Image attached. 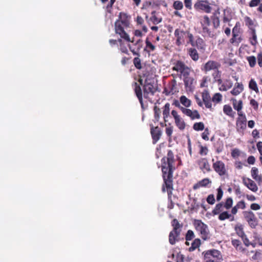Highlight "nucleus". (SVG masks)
<instances>
[{
    "label": "nucleus",
    "mask_w": 262,
    "mask_h": 262,
    "mask_svg": "<svg viewBox=\"0 0 262 262\" xmlns=\"http://www.w3.org/2000/svg\"><path fill=\"white\" fill-rule=\"evenodd\" d=\"M161 168L162 177L164 180V184L162 186V191L168 192V198L170 201L169 205V209H173L174 205L179 207L180 194L177 189L172 187V173L176 168V161L174 159V155L171 150H169L167 156L164 157L161 160Z\"/></svg>",
    "instance_id": "f257e3e1"
},
{
    "label": "nucleus",
    "mask_w": 262,
    "mask_h": 262,
    "mask_svg": "<svg viewBox=\"0 0 262 262\" xmlns=\"http://www.w3.org/2000/svg\"><path fill=\"white\" fill-rule=\"evenodd\" d=\"M129 19L130 16L126 13L120 12L118 19L115 23V31L122 39L128 42H133L126 31L129 27Z\"/></svg>",
    "instance_id": "f03ea898"
},
{
    "label": "nucleus",
    "mask_w": 262,
    "mask_h": 262,
    "mask_svg": "<svg viewBox=\"0 0 262 262\" xmlns=\"http://www.w3.org/2000/svg\"><path fill=\"white\" fill-rule=\"evenodd\" d=\"M143 77L145 78L143 88V95L144 98H148L149 95H154L156 92L157 86L151 75L143 74Z\"/></svg>",
    "instance_id": "7ed1b4c3"
},
{
    "label": "nucleus",
    "mask_w": 262,
    "mask_h": 262,
    "mask_svg": "<svg viewBox=\"0 0 262 262\" xmlns=\"http://www.w3.org/2000/svg\"><path fill=\"white\" fill-rule=\"evenodd\" d=\"M162 109L164 121L166 122L168 121V118L169 117H172L174 119V122L177 126L180 128V116L178 114V112L173 109L170 114V104L169 103H166Z\"/></svg>",
    "instance_id": "20e7f679"
},
{
    "label": "nucleus",
    "mask_w": 262,
    "mask_h": 262,
    "mask_svg": "<svg viewBox=\"0 0 262 262\" xmlns=\"http://www.w3.org/2000/svg\"><path fill=\"white\" fill-rule=\"evenodd\" d=\"M194 225L197 231L200 232L202 238L206 240L209 237V231L207 225L201 220H195Z\"/></svg>",
    "instance_id": "39448f33"
},
{
    "label": "nucleus",
    "mask_w": 262,
    "mask_h": 262,
    "mask_svg": "<svg viewBox=\"0 0 262 262\" xmlns=\"http://www.w3.org/2000/svg\"><path fill=\"white\" fill-rule=\"evenodd\" d=\"M138 82L139 84L137 82H135L134 83V91L136 94V96L137 97L141 105V107L143 110H145L147 106H144L143 102V97H142V89L140 86V85L143 86L144 83L143 80L141 78H140L138 80Z\"/></svg>",
    "instance_id": "423d86ee"
},
{
    "label": "nucleus",
    "mask_w": 262,
    "mask_h": 262,
    "mask_svg": "<svg viewBox=\"0 0 262 262\" xmlns=\"http://www.w3.org/2000/svg\"><path fill=\"white\" fill-rule=\"evenodd\" d=\"M178 92L179 89L177 86V81L174 79L171 80L167 85L165 86L163 91V93L167 96L173 95Z\"/></svg>",
    "instance_id": "0eeeda50"
},
{
    "label": "nucleus",
    "mask_w": 262,
    "mask_h": 262,
    "mask_svg": "<svg viewBox=\"0 0 262 262\" xmlns=\"http://www.w3.org/2000/svg\"><path fill=\"white\" fill-rule=\"evenodd\" d=\"M244 216L251 228H255L258 223L257 219L254 213L251 211H245L244 212Z\"/></svg>",
    "instance_id": "6e6552de"
},
{
    "label": "nucleus",
    "mask_w": 262,
    "mask_h": 262,
    "mask_svg": "<svg viewBox=\"0 0 262 262\" xmlns=\"http://www.w3.org/2000/svg\"><path fill=\"white\" fill-rule=\"evenodd\" d=\"M220 66L221 64L219 62L213 60H209L204 64L202 70L205 73H207L210 71H213V72L219 69Z\"/></svg>",
    "instance_id": "1a4fd4ad"
},
{
    "label": "nucleus",
    "mask_w": 262,
    "mask_h": 262,
    "mask_svg": "<svg viewBox=\"0 0 262 262\" xmlns=\"http://www.w3.org/2000/svg\"><path fill=\"white\" fill-rule=\"evenodd\" d=\"M214 170L220 176H222L226 173L225 164L221 161H217L213 164Z\"/></svg>",
    "instance_id": "9d476101"
},
{
    "label": "nucleus",
    "mask_w": 262,
    "mask_h": 262,
    "mask_svg": "<svg viewBox=\"0 0 262 262\" xmlns=\"http://www.w3.org/2000/svg\"><path fill=\"white\" fill-rule=\"evenodd\" d=\"M150 133L152 139V143L156 144L161 136L162 131L158 126L154 127L151 126L150 128Z\"/></svg>",
    "instance_id": "9b49d317"
},
{
    "label": "nucleus",
    "mask_w": 262,
    "mask_h": 262,
    "mask_svg": "<svg viewBox=\"0 0 262 262\" xmlns=\"http://www.w3.org/2000/svg\"><path fill=\"white\" fill-rule=\"evenodd\" d=\"M183 81L185 89L187 92H192L194 89V83H195L193 77H189L183 78Z\"/></svg>",
    "instance_id": "f8f14e48"
},
{
    "label": "nucleus",
    "mask_w": 262,
    "mask_h": 262,
    "mask_svg": "<svg viewBox=\"0 0 262 262\" xmlns=\"http://www.w3.org/2000/svg\"><path fill=\"white\" fill-rule=\"evenodd\" d=\"M203 254H204V257H206L207 259L210 258L209 256H212L215 260H219L222 258L220 252L215 249L208 250L205 252H203Z\"/></svg>",
    "instance_id": "ddd939ff"
},
{
    "label": "nucleus",
    "mask_w": 262,
    "mask_h": 262,
    "mask_svg": "<svg viewBox=\"0 0 262 262\" xmlns=\"http://www.w3.org/2000/svg\"><path fill=\"white\" fill-rule=\"evenodd\" d=\"M237 132H241L244 130L247 126V119L246 117L238 118L236 123Z\"/></svg>",
    "instance_id": "4468645a"
},
{
    "label": "nucleus",
    "mask_w": 262,
    "mask_h": 262,
    "mask_svg": "<svg viewBox=\"0 0 262 262\" xmlns=\"http://www.w3.org/2000/svg\"><path fill=\"white\" fill-rule=\"evenodd\" d=\"M243 183L246 185L249 189L253 192H256L258 190V188L255 183L251 179L248 178L246 179L243 178Z\"/></svg>",
    "instance_id": "2eb2a0df"
},
{
    "label": "nucleus",
    "mask_w": 262,
    "mask_h": 262,
    "mask_svg": "<svg viewBox=\"0 0 262 262\" xmlns=\"http://www.w3.org/2000/svg\"><path fill=\"white\" fill-rule=\"evenodd\" d=\"M194 7L196 9L204 10L206 13L210 12L211 9V8L204 1L195 3Z\"/></svg>",
    "instance_id": "dca6fc26"
},
{
    "label": "nucleus",
    "mask_w": 262,
    "mask_h": 262,
    "mask_svg": "<svg viewBox=\"0 0 262 262\" xmlns=\"http://www.w3.org/2000/svg\"><path fill=\"white\" fill-rule=\"evenodd\" d=\"M192 72L193 70L181 62V77H183V79L186 77H192L191 73Z\"/></svg>",
    "instance_id": "f3484780"
},
{
    "label": "nucleus",
    "mask_w": 262,
    "mask_h": 262,
    "mask_svg": "<svg viewBox=\"0 0 262 262\" xmlns=\"http://www.w3.org/2000/svg\"><path fill=\"white\" fill-rule=\"evenodd\" d=\"M151 16L150 17V20L154 24L157 25L161 22L162 18L159 13L154 11L151 12Z\"/></svg>",
    "instance_id": "a211bd4d"
},
{
    "label": "nucleus",
    "mask_w": 262,
    "mask_h": 262,
    "mask_svg": "<svg viewBox=\"0 0 262 262\" xmlns=\"http://www.w3.org/2000/svg\"><path fill=\"white\" fill-rule=\"evenodd\" d=\"M200 168L202 170H206L207 171L210 170V165L206 159H202L198 161Z\"/></svg>",
    "instance_id": "6ab92c4d"
},
{
    "label": "nucleus",
    "mask_w": 262,
    "mask_h": 262,
    "mask_svg": "<svg viewBox=\"0 0 262 262\" xmlns=\"http://www.w3.org/2000/svg\"><path fill=\"white\" fill-rule=\"evenodd\" d=\"M179 232L176 230L171 231L169 235V242L170 244L173 245L177 241H179L178 239Z\"/></svg>",
    "instance_id": "aec40b11"
},
{
    "label": "nucleus",
    "mask_w": 262,
    "mask_h": 262,
    "mask_svg": "<svg viewBox=\"0 0 262 262\" xmlns=\"http://www.w3.org/2000/svg\"><path fill=\"white\" fill-rule=\"evenodd\" d=\"M244 90L243 85L242 83H236L235 87L231 91V93L234 96H236L240 94Z\"/></svg>",
    "instance_id": "412c9836"
},
{
    "label": "nucleus",
    "mask_w": 262,
    "mask_h": 262,
    "mask_svg": "<svg viewBox=\"0 0 262 262\" xmlns=\"http://www.w3.org/2000/svg\"><path fill=\"white\" fill-rule=\"evenodd\" d=\"M188 54L191 57L193 61H197L199 58V54L195 49L189 48L187 50Z\"/></svg>",
    "instance_id": "4be33fe9"
},
{
    "label": "nucleus",
    "mask_w": 262,
    "mask_h": 262,
    "mask_svg": "<svg viewBox=\"0 0 262 262\" xmlns=\"http://www.w3.org/2000/svg\"><path fill=\"white\" fill-rule=\"evenodd\" d=\"M210 183L211 181L209 179L205 178L202 180L199 181L196 184H194L193 185V188L195 190L199 188L200 187H205Z\"/></svg>",
    "instance_id": "5701e85b"
},
{
    "label": "nucleus",
    "mask_w": 262,
    "mask_h": 262,
    "mask_svg": "<svg viewBox=\"0 0 262 262\" xmlns=\"http://www.w3.org/2000/svg\"><path fill=\"white\" fill-rule=\"evenodd\" d=\"M154 111L155 122H158L161 113V110L157 105H155L154 107Z\"/></svg>",
    "instance_id": "b1692460"
},
{
    "label": "nucleus",
    "mask_w": 262,
    "mask_h": 262,
    "mask_svg": "<svg viewBox=\"0 0 262 262\" xmlns=\"http://www.w3.org/2000/svg\"><path fill=\"white\" fill-rule=\"evenodd\" d=\"M208 26H202V35L204 36L212 37L213 34L211 33V31L208 28Z\"/></svg>",
    "instance_id": "393cba45"
},
{
    "label": "nucleus",
    "mask_w": 262,
    "mask_h": 262,
    "mask_svg": "<svg viewBox=\"0 0 262 262\" xmlns=\"http://www.w3.org/2000/svg\"><path fill=\"white\" fill-rule=\"evenodd\" d=\"M201 245V240L199 238L195 239L191 243V247L189 248V251H193Z\"/></svg>",
    "instance_id": "a878e982"
},
{
    "label": "nucleus",
    "mask_w": 262,
    "mask_h": 262,
    "mask_svg": "<svg viewBox=\"0 0 262 262\" xmlns=\"http://www.w3.org/2000/svg\"><path fill=\"white\" fill-rule=\"evenodd\" d=\"M249 87L250 89L254 91L256 93L259 92L257 83L254 79H251L250 80L249 83Z\"/></svg>",
    "instance_id": "bb28decb"
},
{
    "label": "nucleus",
    "mask_w": 262,
    "mask_h": 262,
    "mask_svg": "<svg viewBox=\"0 0 262 262\" xmlns=\"http://www.w3.org/2000/svg\"><path fill=\"white\" fill-rule=\"evenodd\" d=\"M232 100L233 101V105L234 108L235 110H237V112H239V111H241L242 108V104H243L242 101V100L238 101V103L236 104L237 101L235 99H232Z\"/></svg>",
    "instance_id": "cd10ccee"
},
{
    "label": "nucleus",
    "mask_w": 262,
    "mask_h": 262,
    "mask_svg": "<svg viewBox=\"0 0 262 262\" xmlns=\"http://www.w3.org/2000/svg\"><path fill=\"white\" fill-rule=\"evenodd\" d=\"M195 45L199 49L205 50V44L204 40L202 38H198L196 40Z\"/></svg>",
    "instance_id": "c85d7f7f"
},
{
    "label": "nucleus",
    "mask_w": 262,
    "mask_h": 262,
    "mask_svg": "<svg viewBox=\"0 0 262 262\" xmlns=\"http://www.w3.org/2000/svg\"><path fill=\"white\" fill-rule=\"evenodd\" d=\"M223 204V203H220L216 205L215 207L212 210V213L213 215H216L220 213L222 210Z\"/></svg>",
    "instance_id": "c756f323"
},
{
    "label": "nucleus",
    "mask_w": 262,
    "mask_h": 262,
    "mask_svg": "<svg viewBox=\"0 0 262 262\" xmlns=\"http://www.w3.org/2000/svg\"><path fill=\"white\" fill-rule=\"evenodd\" d=\"M235 230L237 234L239 236H240L242 238L243 237H245V236H246V235L245 234V233L244 231L243 228L242 226L235 227Z\"/></svg>",
    "instance_id": "7c9ffc66"
},
{
    "label": "nucleus",
    "mask_w": 262,
    "mask_h": 262,
    "mask_svg": "<svg viewBox=\"0 0 262 262\" xmlns=\"http://www.w3.org/2000/svg\"><path fill=\"white\" fill-rule=\"evenodd\" d=\"M193 128L194 130L197 131L203 130L204 129V124L201 122L195 123L193 124Z\"/></svg>",
    "instance_id": "2f4dec72"
},
{
    "label": "nucleus",
    "mask_w": 262,
    "mask_h": 262,
    "mask_svg": "<svg viewBox=\"0 0 262 262\" xmlns=\"http://www.w3.org/2000/svg\"><path fill=\"white\" fill-rule=\"evenodd\" d=\"M181 104L185 107H189L191 104V101L187 99L185 96H181Z\"/></svg>",
    "instance_id": "473e14b6"
},
{
    "label": "nucleus",
    "mask_w": 262,
    "mask_h": 262,
    "mask_svg": "<svg viewBox=\"0 0 262 262\" xmlns=\"http://www.w3.org/2000/svg\"><path fill=\"white\" fill-rule=\"evenodd\" d=\"M223 111L225 114L226 115L229 116H232V109L230 105H225L224 106L223 108Z\"/></svg>",
    "instance_id": "72a5a7b5"
},
{
    "label": "nucleus",
    "mask_w": 262,
    "mask_h": 262,
    "mask_svg": "<svg viewBox=\"0 0 262 262\" xmlns=\"http://www.w3.org/2000/svg\"><path fill=\"white\" fill-rule=\"evenodd\" d=\"M247 60L249 62V65L251 67H254L256 64V58L254 56H251L247 57Z\"/></svg>",
    "instance_id": "f704fd0d"
},
{
    "label": "nucleus",
    "mask_w": 262,
    "mask_h": 262,
    "mask_svg": "<svg viewBox=\"0 0 262 262\" xmlns=\"http://www.w3.org/2000/svg\"><path fill=\"white\" fill-rule=\"evenodd\" d=\"M133 63L135 67L137 69H141L142 68L141 60L139 57H135L133 60Z\"/></svg>",
    "instance_id": "c9c22d12"
},
{
    "label": "nucleus",
    "mask_w": 262,
    "mask_h": 262,
    "mask_svg": "<svg viewBox=\"0 0 262 262\" xmlns=\"http://www.w3.org/2000/svg\"><path fill=\"white\" fill-rule=\"evenodd\" d=\"M230 216L231 214H229L227 211H224L219 215V219L221 221H224L225 219H229Z\"/></svg>",
    "instance_id": "e433bc0d"
},
{
    "label": "nucleus",
    "mask_w": 262,
    "mask_h": 262,
    "mask_svg": "<svg viewBox=\"0 0 262 262\" xmlns=\"http://www.w3.org/2000/svg\"><path fill=\"white\" fill-rule=\"evenodd\" d=\"M232 199L231 198H228L226 201V202L224 205V207L227 209H229L232 207Z\"/></svg>",
    "instance_id": "4c0bfd02"
},
{
    "label": "nucleus",
    "mask_w": 262,
    "mask_h": 262,
    "mask_svg": "<svg viewBox=\"0 0 262 262\" xmlns=\"http://www.w3.org/2000/svg\"><path fill=\"white\" fill-rule=\"evenodd\" d=\"M252 38L251 40V45L254 46L257 43V36L256 34V31L255 29L252 30Z\"/></svg>",
    "instance_id": "58836bf2"
},
{
    "label": "nucleus",
    "mask_w": 262,
    "mask_h": 262,
    "mask_svg": "<svg viewBox=\"0 0 262 262\" xmlns=\"http://www.w3.org/2000/svg\"><path fill=\"white\" fill-rule=\"evenodd\" d=\"M194 236L193 232L191 230H189L185 236V239L187 241L191 240Z\"/></svg>",
    "instance_id": "ea45409f"
},
{
    "label": "nucleus",
    "mask_w": 262,
    "mask_h": 262,
    "mask_svg": "<svg viewBox=\"0 0 262 262\" xmlns=\"http://www.w3.org/2000/svg\"><path fill=\"white\" fill-rule=\"evenodd\" d=\"M146 48L149 49L150 51H154L155 50V46L153 45L150 41H149L148 38L145 40Z\"/></svg>",
    "instance_id": "a19ab883"
},
{
    "label": "nucleus",
    "mask_w": 262,
    "mask_h": 262,
    "mask_svg": "<svg viewBox=\"0 0 262 262\" xmlns=\"http://www.w3.org/2000/svg\"><path fill=\"white\" fill-rule=\"evenodd\" d=\"M222 96L220 93H215L213 98L212 101L214 102H219L222 100Z\"/></svg>",
    "instance_id": "79ce46f5"
},
{
    "label": "nucleus",
    "mask_w": 262,
    "mask_h": 262,
    "mask_svg": "<svg viewBox=\"0 0 262 262\" xmlns=\"http://www.w3.org/2000/svg\"><path fill=\"white\" fill-rule=\"evenodd\" d=\"M201 26H210V22L209 18L205 15L204 16V20L201 22Z\"/></svg>",
    "instance_id": "37998d69"
},
{
    "label": "nucleus",
    "mask_w": 262,
    "mask_h": 262,
    "mask_svg": "<svg viewBox=\"0 0 262 262\" xmlns=\"http://www.w3.org/2000/svg\"><path fill=\"white\" fill-rule=\"evenodd\" d=\"M171 225L173 227V230H176L180 228L179 221L177 219H173L171 222Z\"/></svg>",
    "instance_id": "c03bdc74"
},
{
    "label": "nucleus",
    "mask_w": 262,
    "mask_h": 262,
    "mask_svg": "<svg viewBox=\"0 0 262 262\" xmlns=\"http://www.w3.org/2000/svg\"><path fill=\"white\" fill-rule=\"evenodd\" d=\"M251 175H252V178L254 179H256V178H257L258 176H259V175H258V168H257L256 167H253L251 169Z\"/></svg>",
    "instance_id": "a18cd8bd"
},
{
    "label": "nucleus",
    "mask_w": 262,
    "mask_h": 262,
    "mask_svg": "<svg viewBox=\"0 0 262 262\" xmlns=\"http://www.w3.org/2000/svg\"><path fill=\"white\" fill-rule=\"evenodd\" d=\"M202 98L203 101H206L210 100V97L209 94L207 91H205L202 93Z\"/></svg>",
    "instance_id": "49530a36"
},
{
    "label": "nucleus",
    "mask_w": 262,
    "mask_h": 262,
    "mask_svg": "<svg viewBox=\"0 0 262 262\" xmlns=\"http://www.w3.org/2000/svg\"><path fill=\"white\" fill-rule=\"evenodd\" d=\"M181 112L190 117L192 115V111L189 109L181 107Z\"/></svg>",
    "instance_id": "de8ad7c7"
},
{
    "label": "nucleus",
    "mask_w": 262,
    "mask_h": 262,
    "mask_svg": "<svg viewBox=\"0 0 262 262\" xmlns=\"http://www.w3.org/2000/svg\"><path fill=\"white\" fill-rule=\"evenodd\" d=\"M261 0H251L249 4L250 7H254L257 6L260 3Z\"/></svg>",
    "instance_id": "09e8293b"
},
{
    "label": "nucleus",
    "mask_w": 262,
    "mask_h": 262,
    "mask_svg": "<svg viewBox=\"0 0 262 262\" xmlns=\"http://www.w3.org/2000/svg\"><path fill=\"white\" fill-rule=\"evenodd\" d=\"M215 199L213 194H209L207 198V202L208 203L213 205L215 203Z\"/></svg>",
    "instance_id": "8fccbe9b"
},
{
    "label": "nucleus",
    "mask_w": 262,
    "mask_h": 262,
    "mask_svg": "<svg viewBox=\"0 0 262 262\" xmlns=\"http://www.w3.org/2000/svg\"><path fill=\"white\" fill-rule=\"evenodd\" d=\"M180 30L179 29H177L174 31V35L177 37L176 39V43L179 46L180 45Z\"/></svg>",
    "instance_id": "3c124183"
},
{
    "label": "nucleus",
    "mask_w": 262,
    "mask_h": 262,
    "mask_svg": "<svg viewBox=\"0 0 262 262\" xmlns=\"http://www.w3.org/2000/svg\"><path fill=\"white\" fill-rule=\"evenodd\" d=\"M244 20L246 25L249 27L252 26L254 24L253 20L249 16H245Z\"/></svg>",
    "instance_id": "603ef678"
},
{
    "label": "nucleus",
    "mask_w": 262,
    "mask_h": 262,
    "mask_svg": "<svg viewBox=\"0 0 262 262\" xmlns=\"http://www.w3.org/2000/svg\"><path fill=\"white\" fill-rule=\"evenodd\" d=\"M212 76L214 79V81H215L216 79L221 78V72H220L217 69L215 71L213 72L212 73Z\"/></svg>",
    "instance_id": "864d4df0"
},
{
    "label": "nucleus",
    "mask_w": 262,
    "mask_h": 262,
    "mask_svg": "<svg viewBox=\"0 0 262 262\" xmlns=\"http://www.w3.org/2000/svg\"><path fill=\"white\" fill-rule=\"evenodd\" d=\"M223 191L222 189L221 188V187H219L217 189V196H216V200L217 201H220L223 196Z\"/></svg>",
    "instance_id": "5fc2aeb1"
},
{
    "label": "nucleus",
    "mask_w": 262,
    "mask_h": 262,
    "mask_svg": "<svg viewBox=\"0 0 262 262\" xmlns=\"http://www.w3.org/2000/svg\"><path fill=\"white\" fill-rule=\"evenodd\" d=\"M208 135H209L208 129L206 128L205 129V131L202 134V137L205 140H209Z\"/></svg>",
    "instance_id": "6e6d98bb"
},
{
    "label": "nucleus",
    "mask_w": 262,
    "mask_h": 262,
    "mask_svg": "<svg viewBox=\"0 0 262 262\" xmlns=\"http://www.w3.org/2000/svg\"><path fill=\"white\" fill-rule=\"evenodd\" d=\"M240 155V151L238 149H234L231 152V155L233 158H236L239 156Z\"/></svg>",
    "instance_id": "4d7b16f0"
},
{
    "label": "nucleus",
    "mask_w": 262,
    "mask_h": 262,
    "mask_svg": "<svg viewBox=\"0 0 262 262\" xmlns=\"http://www.w3.org/2000/svg\"><path fill=\"white\" fill-rule=\"evenodd\" d=\"M192 119H200V115L198 112L196 110L192 111V115L190 117Z\"/></svg>",
    "instance_id": "13d9d810"
},
{
    "label": "nucleus",
    "mask_w": 262,
    "mask_h": 262,
    "mask_svg": "<svg viewBox=\"0 0 262 262\" xmlns=\"http://www.w3.org/2000/svg\"><path fill=\"white\" fill-rule=\"evenodd\" d=\"M236 206L237 208L245 209L246 207L245 203L244 201H241L237 203Z\"/></svg>",
    "instance_id": "bf43d9fd"
},
{
    "label": "nucleus",
    "mask_w": 262,
    "mask_h": 262,
    "mask_svg": "<svg viewBox=\"0 0 262 262\" xmlns=\"http://www.w3.org/2000/svg\"><path fill=\"white\" fill-rule=\"evenodd\" d=\"M115 2V0H110V3L106 6V9L108 12L111 13V9Z\"/></svg>",
    "instance_id": "052dcab7"
},
{
    "label": "nucleus",
    "mask_w": 262,
    "mask_h": 262,
    "mask_svg": "<svg viewBox=\"0 0 262 262\" xmlns=\"http://www.w3.org/2000/svg\"><path fill=\"white\" fill-rule=\"evenodd\" d=\"M184 35H187L188 37L189 38V42L191 43V45L192 46H194V43H193V35L192 34H190V33H184Z\"/></svg>",
    "instance_id": "680f3d73"
},
{
    "label": "nucleus",
    "mask_w": 262,
    "mask_h": 262,
    "mask_svg": "<svg viewBox=\"0 0 262 262\" xmlns=\"http://www.w3.org/2000/svg\"><path fill=\"white\" fill-rule=\"evenodd\" d=\"M255 161V159L254 156H250L248 158L247 162L249 164H254Z\"/></svg>",
    "instance_id": "e2e57ef3"
},
{
    "label": "nucleus",
    "mask_w": 262,
    "mask_h": 262,
    "mask_svg": "<svg viewBox=\"0 0 262 262\" xmlns=\"http://www.w3.org/2000/svg\"><path fill=\"white\" fill-rule=\"evenodd\" d=\"M258 64L260 67H262V53H259L257 55Z\"/></svg>",
    "instance_id": "0e129e2a"
},
{
    "label": "nucleus",
    "mask_w": 262,
    "mask_h": 262,
    "mask_svg": "<svg viewBox=\"0 0 262 262\" xmlns=\"http://www.w3.org/2000/svg\"><path fill=\"white\" fill-rule=\"evenodd\" d=\"M231 243L232 245L235 248L238 247L241 244V242L238 239H233Z\"/></svg>",
    "instance_id": "69168bd1"
},
{
    "label": "nucleus",
    "mask_w": 262,
    "mask_h": 262,
    "mask_svg": "<svg viewBox=\"0 0 262 262\" xmlns=\"http://www.w3.org/2000/svg\"><path fill=\"white\" fill-rule=\"evenodd\" d=\"M184 4L187 8L189 9H191V0H185Z\"/></svg>",
    "instance_id": "338daca9"
},
{
    "label": "nucleus",
    "mask_w": 262,
    "mask_h": 262,
    "mask_svg": "<svg viewBox=\"0 0 262 262\" xmlns=\"http://www.w3.org/2000/svg\"><path fill=\"white\" fill-rule=\"evenodd\" d=\"M250 207L252 210H257L260 209V206L258 204L253 203L251 205Z\"/></svg>",
    "instance_id": "774afa93"
}]
</instances>
